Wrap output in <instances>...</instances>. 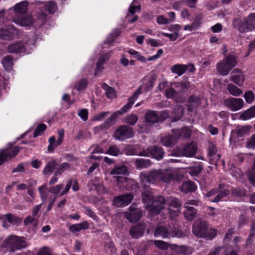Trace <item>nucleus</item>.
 I'll list each match as a JSON object with an SVG mask.
<instances>
[{"instance_id": "obj_46", "label": "nucleus", "mask_w": 255, "mask_h": 255, "mask_svg": "<svg viewBox=\"0 0 255 255\" xmlns=\"http://www.w3.org/2000/svg\"><path fill=\"white\" fill-rule=\"evenodd\" d=\"M5 217L7 221L12 224H18L20 223L22 220L21 218L14 216L10 213L6 214Z\"/></svg>"}, {"instance_id": "obj_11", "label": "nucleus", "mask_w": 255, "mask_h": 255, "mask_svg": "<svg viewBox=\"0 0 255 255\" xmlns=\"http://www.w3.org/2000/svg\"><path fill=\"white\" fill-rule=\"evenodd\" d=\"M19 30L17 29L13 25H8L0 29V38L3 40H10L15 35L19 34Z\"/></svg>"}, {"instance_id": "obj_27", "label": "nucleus", "mask_w": 255, "mask_h": 255, "mask_svg": "<svg viewBox=\"0 0 255 255\" xmlns=\"http://www.w3.org/2000/svg\"><path fill=\"white\" fill-rule=\"evenodd\" d=\"M225 185L224 184H220L217 189H219V193L214 199H210L209 200L212 202L218 203L220 202L223 198L227 196L230 194L228 190L224 189Z\"/></svg>"}, {"instance_id": "obj_64", "label": "nucleus", "mask_w": 255, "mask_h": 255, "mask_svg": "<svg viewBox=\"0 0 255 255\" xmlns=\"http://www.w3.org/2000/svg\"><path fill=\"white\" fill-rule=\"evenodd\" d=\"M255 235V222H254L252 223L251 229H250V233L249 235V237L248 238V240L249 241H251L253 240V238Z\"/></svg>"}, {"instance_id": "obj_48", "label": "nucleus", "mask_w": 255, "mask_h": 255, "mask_svg": "<svg viewBox=\"0 0 255 255\" xmlns=\"http://www.w3.org/2000/svg\"><path fill=\"white\" fill-rule=\"evenodd\" d=\"M181 203L177 198H173L168 204V207L176 209H181Z\"/></svg>"}, {"instance_id": "obj_3", "label": "nucleus", "mask_w": 255, "mask_h": 255, "mask_svg": "<svg viewBox=\"0 0 255 255\" xmlns=\"http://www.w3.org/2000/svg\"><path fill=\"white\" fill-rule=\"evenodd\" d=\"M173 135H169L163 137L161 139L163 145L172 146L177 143L179 139L187 138L190 137L191 131L190 128H172Z\"/></svg>"}, {"instance_id": "obj_61", "label": "nucleus", "mask_w": 255, "mask_h": 255, "mask_svg": "<svg viewBox=\"0 0 255 255\" xmlns=\"http://www.w3.org/2000/svg\"><path fill=\"white\" fill-rule=\"evenodd\" d=\"M184 153L182 148L176 147L171 152V155L175 156H184Z\"/></svg>"}, {"instance_id": "obj_38", "label": "nucleus", "mask_w": 255, "mask_h": 255, "mask_svg": "<svg viewBox=\"0 0 255 255\" xmlns=\"http://www.w3.org/2000/svg\"><path fill=\"white\" fill-rule=\"evenodd\" d=\"M203 169V165L200 162L196 166L189 167V173L192 176H197L199 175Z\"/></svg>"}, {"instance_id": "obj_22", "label": "nucleus", "mask_w": 255, "mask_h": 255, "mask_svg": "<svg viewBox=\"0 0 255 255\" xmlns=\"http://www.w3.org/2000/svg\"><path fill=\"white\" fill-rule=\"evenodd\" d=\"M141 186L143 189L142 191V201L144 203H149L153 200L154 198L152 195V189L149 186L141 183Z\"/></svg>"}, {"instance_id": "obj_21", "label": "nucleus", "mask_w": 255, "mask_h": 255, "mask_svg": "<svg viewBox=\"0 0 255 255\" xmlns=\"http://www.w3.org/2000/svg\"><path fill=\"white\" fill-rule=\"evenodd\" d=\"M147 151L154 158L157 160L161 159L164 157V152L160 146L156 145L149 146L147 148Z\"/></svg>"}, {"instance_id": "obj_59", "label": "nucleus", "mask_w": 255, "mask_h": 255, "mask_svg": "<svg viewBox=\"0 0 255 255\" xmlns=\"http://www.w3.org/2000/svg\"><path fill=\"white\" fill-rule=\"evenodd\" d=\"M78 115L84 121H86L88 119V110L86 109H81L79 110Z\"/></svg>"}, {"instance_id": "obj_54", "label": "nucleus", "mask_w": 255, "mask_h": 255, "mask_svg": "<svg viewBox=\"0 0 255 255\" xmlns=\"http://www.w3.org/2000/svg\"><path fill=\"white\" fill-rule=\"evenodd\" d=\"M217 152V149L216 145L212 142H209V147H208V156L210 157H213L215 155Z\"/></svg>"}, {"instance_id": "obj_28", "label": "nucleus", "mask_w": 255, "mask_h": 255, "mask_svg": "<svg viewBox=\"0 0 255 255\" xmlns=\"http://www.w3.org/2000/svg\"><path fill=\"white\" fill-rule=\"evenodd\" d=\"M233 73L235 74L231 76L230 80L239 86H242L244 82L245 78L241 71L238 69H235L233 71Z\"/></svg>"}, {"instance_id": "obj_36", "label": "nucleus", "mask_w": 255, "mask_h": 255, "mask_svg": "<svg viewBox=\"0 0 255 255\" xmlns=\"http://www.w3.org/2000/svg\"><path fill=\"white\" fill-rule=\"evenodd\" d=\"M57 165V163L55 160H51L48 161L44 170L43 173L44 175H48L52 174L53 170L55 169L56 166Z\"/></svg>"}, {"instance_id": "obj_1", "label": "nucleus", "mask_w": 255, "mask_h": 255, "mask_svg": "<svg viewBox=\"0 0 255 255\" xmlns=\"http://www.w3.org/2000/svg\"><path fill=\"white\" fill-rule=\"evenodd\" d=\"M140 178L141 183L143 184L154 183L159 181L170 183L175 179V176L168 170L154 169L147 173H141Z\"/></svg>"}, {"instance_id": "obj_18", "label": "nucleus", "mask_w": 255, "mask_h": 255, "mask_svg": "<svg viewBox=\"0 0 255 255\" xmlns=\"http://www.w3.org/2000/svg\"><path fill=\"white\" fill-rule=\"evenodd\" d=\"M141 93L140 87L133 94L132 96L128 99V102L123 108L117 112H120V116L128 112L134 103V102L138 98L139 95Z\"/></svg>"}, {"instance_id": "obj_55", "label": "nucleus", "mask_w": 255, "mask_h": 255, "mask_svg": "<svg viewBox=\"0 0 255 255\" xmlns=\"http://www.w3.org/2000/svg\"><path fill=\"white\" fill-rule=\"evenodd\" d=\"M203 14L200 13L196 15L194 21L192 22L194 24L195 27L197 28L200 26L202 23L201 20L203 18Z\"/></svg>"}, {"instance_id": "obj_19", "label": "nucleus", "mask_w": 255, "mask_h": 255, "mask_svg": "<svg viewBox=\"0 0 255 255\" xmlns=\"http://www.w3.org/2000/svg\"><path fill=\"white\" fill-rule=\"evenodd\" d=\"M184 156L187 157H192L196 154L197 150V145L196 143L193 141L191 143H187L183 148Z\"/></svg>"}, {"instance_id": "obj_29", "label": "nucleus", "mask_w": 255, "mask_h": 255, "mask_svg": "<svg viewBox=\"0 0 255 255\" xmlns=\"http://www.w3.org/2000/svg\"><path fill=\"white\" fill-rule=\"evenodd\" d=\"M196 189V185L193 182L191 181L184 182L180 187V191L185 194L194 192Z\"/></svg>"}, {"instance_id": "obj_10", "label": "nucleus", "mask_w": 255, "mask_h": 255, "mask_svg": "<svg viewBox=\"0 0 255 255\" xmlns=\"http://www.w3.org/2000/svg\"><path fill=\"white\" fill-rule=\"evenodd\" d=\"M110 174L113 175L114 178L116 179L117 184L124 183L126 181V178L123 176L128 174L127 167L124 164L116 165L111 171Z\"/></svg>"}, {"instance_id": "obj_53", "label": "nucleus", "mask_w": 255, "mask_h": 255, "mask_svg": "<svg viewBox=\"0 0 255 255\" xmlns=\"http://www.w3.org/2000/svg\"><path fill=\"white\" fill-rule=\"evenodd\" d=\"M156 77L155 75H152L149 78L148 82L146 84L145 90L148 91L151 90L154 86V83L156 81Z\"/></svg>"}, {"instance_id": "obj_37", "label": "nucleus", "mask_w": 255, "mask_h": 255, "mask_svg": "<svg viewBox=\"0 0 255 255\" xmlns=\"http://www.w3.org/2000/svg\"><path fill=\"white\" fill-rule=\"evenodd\" d=\"M102 87L106 91V95L108 98L113 99L116 97V91L114 88L109 86L104 83L102 85Z\"/></svg>"}, {"instance_id": "obj_58", "label": "nucleus", "mask_w": 255, "mask_h": 255, "mask_svg": "<svg viewBox=\"0 0 255 255\" xmlns=\"http://www.w3.org/2000/svg\"><path fill=\"white\" fill-rule=\"evenodd\" d=\"M154 245L157 248L162 250H166L168 248L167 243L162 241H154Z\"/></svg>"}, {"instance_id": "obj_42", "label": "nucleus", "mask_w": 255, "mask_h": 255, "mask_svg": "<svg viewBox=\"0 0 255 255\" xmlns=\"http://www.w3.org/2000/svg\"><path fill=\"white\" fill-rule=\"evenodd\" d=\"M43 8L45 11H48L49 13L53 14L56 10L57 6L55 2H48L44 3Z\"/></svg>"}, {"instance_id": "obj_45", "label": "nucleus", "mask_w": 255, "mask_h": 255, "mask_svg": "<svg viewBox=\"0 0 255 255\" xmlns=\"http://www.w3.org/2000/svg\"><path fill=\"white\" fill-rule=\"evenodd\" d=\"M228 90L229 93L234 96H238L242 94V91L232 84H230L228 86Z\"/></svg>"}, {"instance_id": "obj_35", "label": "nucleus", "mask_w": 255, "mask_h": 255, "mask_svg": "<svg viewBox=\"0 0 255 255\" xmlns=\"http://www.w3.org/2000/svg\"><path fill=\"white\" fill-rule=\"evenodd\" d=\"M134 163L136 169L146 168L151 165L150 160L144 158L136 159Z\"/></svg>"}, {"instance_id": "obj_23", "label": "nucleus", "mask_w": 255, "mask_h": 255, "mask_svg": "<svg viewBox=\"0 0 255 255\" xmlns=\"http://www.w3.org/2000/svg\"><path fill=\"white\" fill-rule=\"evenodd\" d=\"M188 67H190V72H193L195 70L194 67L192 64L188 65L176 64L171 68V70L173 73H176L179 76H181L186 72Z\"/></svg>"}, {"instance_id": "obj_31", "label": "nucleus", "mask_w": 255, "mask_h": 255, "mask_svg": "<svg viewBox=\"0 0 255 255\" xmlns=\"http://www.w3.org/2000/svg\"><path fill=\"white\" fill-rule=\"evenodd\" d=\"M28 3L26 0L17 3L13 7L14 11L16 14H24L27 11Z\"/></svg>"}, {"instance_id": "obj_63", "label": "nucleus", "mask_w": 255, "mask_h": 255, "mask_svg": "<svg viewBox=\"0 0 255 255\" xmlns=\"http://www.w3.org/2000/svg\"><path fill=\"white\" fill-rule=\"evenodd\" d=\"M181 209H176L168 207V211L170 217L172 218H175L179 216Z\"/></svg>"}, {"instance_id": "obj_47", "label": "nucleus", "mask_w": 255, "mask_h": 255, "mask_svg": "<svg viewBox=\"0 0 255 255\" xmlns=\"http://www.w3.org/2000/svg\"><path fill=\"white\" fill-rule=\"evenodd\" d=\"M190 85V84L189 82L183 81L176 83L175 86L176 87L180 88V91L181 92H185L189 88Z\"/></svg>"}, {"instance_id": "obj_5", "label": "nucleus", "mask_w": 255, "mask_h": 255, "mask_svg": "<svg viewBox=\"0 0 255 255\" xmlns=\"http://www.w3.org/2000/svg\"><path fill=\"white\" fill-rule=\"evenodd\" d=\"M237 64L236 56L234 54L230 53L218 63L216 67L219 74L225 76L228 75Z\"/></svg>"}, {"instance_id": "obj_56", "label": "nucleus", "mask_w": 255, "mask_h": 255, "mask_svg": "<svg viewBox=\"0 0 255 255\" xmlns=\"http://www.w3.org/2000/svg\"><path fill=\"white\" fill-rule=\"evenodd\" d=\"M110 113L109 112H105L99 113V114L95 115L92 118L93 121H101L103 120Z\"/></svg>"}, {"instance_id": "obj_2", "label": "nucleus", "mask_w": 255, "mask_h": 255, "mask_svg": "<svg viewBox=\"0 0 255 255\" xmlns=\"http://www.w3.org/2000/svg\"><path fill=\"white\" fill-rule=\"evenodd\" d=\"M193 234L199 238L213 240L217 235V230L210 228L208 221L199 220L194 222L192 230Z\"/></svg>"}, {"instance_id": "obj_30", "label": "nucleus", "mask_w": 255, "mask_h": 255, "mask_svg": "<svg viewBox=\"0 0 255 255\" xmlns=\"http://www.w3.org/2000/svg\"><path fill=\"white\" fill-rule=\"evenodd\" d=\"M145 120L146 122L151 124L159 123L158 115L154 111H148L145 114Z\"/></svg>"}, {"instance_id": "obj_4", "label": "nucleus", "mask_w": 255, "mask_h": 255, "mask_svg": "<svg viewBox=\"0 0 255 255\" xmlns=\"http://www.w3.org/2000/svg\"><path fill=\"white\" fill-rule=\"evenodd\" d=\"M233 26L242 33L254 30L255 29V13H251L243 19L240 18L234 19Z\"/></svg>"}, {"instance_id": "obj_17", "label": "nucleus", "mask_w": 255, "mask_h": 255, "mask_svg": "<svg viewBox=\"0 0 255 255\" xmlns=\"http://www.w3.org/2000/svg\"><path fill=\"white\" fill-rule=\"evenodd\" d=\"M133 135V132L132 128H117L114 132L115 138L120 140L130 138Z\"/></svg>"}, {"instance_id": "obj_49", "label": "nucleus", "mask_w": 255, "mask_h": 255, "mask_svg": "<svg viewBox=\"0 0 255 255\" xmlns=\"http://www.w3.org/2000/svg\"><path fill=\"white\" fill-rule=\"evenodd\" d=\"M125 152L127 155H136L137 150L136 147L132 145H128L125 148Z\"/></svg>"}, {"instance_id": "obj_8", "label": "nucleus", "mask_w": 255, "mask_h": 255, "mask_svg": "<svg viewBox=\"0 0 255 255\" xmlns=\"http://www.w3.org/2000/svg\"><path fill=\"white\" fill-rule=\"evenodd\" d=\"M166 200L163 196L160 195L154 197L149 207V216L150 217H154L159 214L164 208Z\"/></svg>"}, {"instance_id": "obj_12", "label": "nucleus", "mask_w": 255, "mask_h": 255, "mask_svg": "<svg viewBox=\"0 0 255 255\" xmlns=\"http://www.w3.org/2000/svg\"><path fill=\"white\" fill-rule=\"evenodd\" d=\"M133 197V195L131 193L122 194L114 197L113 204L118 207H125L131 203Z\"/></svg>"}, {"instance_id": "obj_44", "label": "nucleus", "mask_w": 255, "mask_h": 255, "mask_svg": "<svg viewBox=\"0 0 255 255\" xmlns=\"http://www.w3.org/2000/svg\"><path fill=\"white\" fill-rule=\"evenodd\" d=\"M246 190L243 188L236 187L233 188L231 191L232 195L235 197H242L246 195Z\"/></svg>"}, {"instance_id": "obj_9", "label": "nucleus", "mask_w": 255, "mask_h": 255, "mask_svg": "<svg viewBox=\"0 0 255 255\" xmlns=\"http://www.w3.org/2000/svg\"><path fill=\"white\" fill-rule=\"evenodd\" d=\"M12 145L13 144L9 143L8 147L0 150V165L18 153L20 148L17 146L11 147Z\"/></svg>"}, {"instance_id": "obj_25", "label": "nucleus", "mask_w": 255, "mask_h": 255, "mask_svg": "<svg viewBox=\"0 0 255 255\" xmlns=\"http://www.w3.org/2000/svg\"><path fill=\"white\" fill-rule=\"evenodd\" d=\"M8 53L18 54L25 50V45L22 42H17L8 45L7 47Z\"/></svg>"}, {"instance_id": "obj_13", "label": "nucleus", "mask_w": 255, "mask_h": 255, "mask_svg": "<svg viewBox=\"0 0 255 255\" xmlns=\"http://www.w3.org/2000/svg\"><path fill=\"white\" fill-rule=\"evenodd\" d=\"M57 133L58 134V138L57 140H56L55 137L54 136H52L49 138V144L47 147V150L49 152H52L54 151L55 149L61 145L63 142V140L64 136V130L63 129L58 130L57 131Z\"/></svg>"}, {"instance_id": "obj_15", "label": "nucleus", "mask_w": 255, "mask_h": 255, "mask_svg": "<svg viewBox=\"0 0 255 255\" xmlns=\"http://www.w3.org/2000/svg\"><path fill=\"white\" fill-rule=\"evenodd\" d=\"M224 105L233 111L242 109L244 105V101L241 98H231L224 101Z\"/></svg>"}, {"instance_id": "obj_14", "label": "nucleus", "mask_w": 255, "mask_h": 255, "mask_svg": "<svg viewBox=\"0 0 255 255\" xmlns=\"http://www.w3.org/2000/svg\"><path fill=\"white\" fill-rule=\"evenodd\" d=\"M146 227V224L142 222L132 225L129 231V235L132 238L138 239L144 235Z\"/></svg>"}, {"instance_id": "obj_62", "label": "nucleus", "mask_w": 255, "mask_h": 255, "mask_svg": "<svg viewBox=\"0 0 255 255\" xmlns=\"http://www.w3.org/2000/svg\"><path fill=\"white\" fill-rule=\"evenodd\" d=\"M157 22L160 24H165L172 22V20L165 18L163 15H159L157 17Z\"/></svg>"}, {"instance_id": "obj_40", "label": "nucleus", "mask_w": 255, "mask_h": 255, "mask_svg": "<svg viewBox=\"0 0 255 255\" xmlns=\"http://www.w3.org/2000/svg\"><path fill=\"white\" fill-rule=\"evenodd\" d=\"M124 123L134 126L138 121V117L135 114H131L127 115L124 120Z\"/></svg>"}, {"instance_id": "obj_60", "label": "nucleus", "mask_w": 255, "mask_h": 255, "mask_svg": "<svg viewBox=\"0 0 255 255\" xmlns=\"http://www.w3.org/2000/svg\"><path fill=\"white\" fill-rule=\"evenodd\" d=\"M87 86V82L86 79H82L75 86L76 88L78 91L82 90Z\"/></svg>"}, {"instance_id": "obj_52", "label": "nucleus", "mask_w": 255, "mask_h": 255, "mask_svg": "<svg viewBox=\"0 0 255 255\" xmlns=\"http://www.w3.org/2000/svg\"><path fill=\"white\" fill-rule=\"evenodd\" d=\"M70 167L69 165L66 163H62L58 168H57L56 171L54 173L55 176L61 174L66 169Z\"/></svg>"}, {"instance_id": "obj_50", "label": "nucleus", "mask_w": 255, "mask_h": 255, "mask_svg": "<svg viewBox=\"0 0 255 255\" xmlns=\"http://www.w3.org/2000/svg\"><path fill=\"white\" fill-rule=\"evenodd\" d=\"M120 116V112H116L113 113L106 121V124L108 126H111L115 122L117 118Z\"/></svg>"}, {"instance_id": "obj_41", "label": "nucleus", "mask_w": 255, "mask_h": 255, "mask_svg": "<svg viewBox=\"0 0 255 255\" xmlns=\"http://www.w3.org/2000/svg\"><path fill=\"white\" fill-rule=\"evenodd\" d=\"M1 63L5 70H9L13 64L12 58L10 55H6L2 60Z\"/></svg>"}, {"instance_id": "obj_34", "label": "nucleus", "mask_w": 255, "mask_h": 255, "mask_svg": "<svg viewBox=\"0 0 255 255\" xmlns=\"http://www.w3.org/2000/svg\"><path fill=\"white\" fill-rule=\"evenodd\" d=\"M255 117V105L245 111L240 116L239 119L242 120H248Z\"/></svg>"}, {"instance_id": "obj_51", "label": "nucleus", "mask_w": 255, "mask_h": 255, "mask_svg": "<svg viewBox=\"0 0 255 255\" xmlns=\"http://www.w3.org/2000/svg\"><path fill=\"white\" fill-rule=\"evenodd\" d=\"M194 251L193 248L186 246H181L179 247V252L181 254L185 255L191 254Z\"/></svg>"}, {"instance_id": "obj_57", "label": "nucleus", "mask_w": 255, "mask_h": 255, "mask_svg": "<svg viewBox=\"0 0 255 255\" xmlns=\"http://www.w3.org/2000/svg\"><path fill=\"white\" fill-rule=\"evenodd\" d=\"M244 97L248 103H251L254 100V94L251 91L246 92Z\"/></svg>"}, {"instance_id": "obj_16", "label": "nucleus", "mask_w": 255, "mask_h": 255, "mask_svg": "<svg viewBox=\"0 0 255 255\" xmlns=\"http://www.w3.org/2000/svg\"><path fill=\"white\" fill-rule=\"evenodd\" d=\"M13 21L21 26H30L34 23V19L31 15H26L19 17L16 16L13 18Z\"/></svg>"}, {"instance_id": "obj_20", "label": "nucleus", "mask_w": 255, "mask_h": 255, "mask_svg": "<svg viewBox=\"0 0 255 255\" xmlns=\"http://www.w3.org/2000/svg\"><path fill=\"white\" fill-rule=\"evenodd\" d=\"M127 220L131 223L138 222L142 217V212L141 209L139 208L135 209L133 210L130 209V213L125 214Z\"/></svg>"}, {"instance_id": "obj_39", "label": "nucleus", "mask_w": 255, "mask_h": 255, "mask_svg": "<svg viewBox=\"0 0 255 255\" xmlns=\"http://www.w3.org/2000/svg\"><path fill=\"white\" fill-rule=\"evenodd\" d=\"M106 153L112 156H117L120 154H122L123 153L120 150V148L116 145H112L109 146Z\"/></svg>"}, {"instance_id": "obj_6", "label": "nucleus", "mask_w": 255, "mask_h": 255, "mask_svg": "<svg viewBox=\"0 0 255 255\" xmlns=\"http://www.w3.org/2000/svg\"><path fill=\"white\" fill-rule=\"evenodd\" d=\"M27 245L26 242L23 237L16 236H9L2 243V246L7 248L10 252L24 249Z\"/></svg>"}, {"instance_id": "obj_26", "label": "nucleus", "mask_w": 255, "mask_h": 255, "mask_svg": "<svg viewBox=\"0 0 255 255\" xmlns=\"http://www.w3.org/2000/svg\"><path fill=\"white\" fill-rule=\"evenodd\" d=\"M185 211L183 215L186 220L192 221L197 217V210L193 207L188 205H184Z\"/></svg>"}, {"instance_id": "obj_7", "label": "nucleus", "mask_w": 255, "mask_h": 255, "mask_svg": "<svg viewBox=\"0 0 255 255\" xmlns=\"http://www.w3.org/2000/svg\"><path fill=\"white\" fill-rule=\"evenodd\" d=\"M154 236L155 237L161 236L163 238H182L184 236V234L181 230L177 228L171 229L170 227L168 228L166 226L157 227L154 231Z\"/></svg>"}, {"instance_id": "obj_33", "label": "nucleus", "mask_w": 255, "mask_h": 255, "mask_svg": "<svg viewBox=\"0 0 255 255\" xmlns=\"http://www.w3.org/2000/svg\"><path fill=\"white\" fill-rule=\"evenodd\" d=\"M89 228V224L87 221H84L82 223L71 225L69 230L72 233H75L76 232H80L81 230L88 229Z\"/></svg>"}, {"instance_id": "obj_24", "label": "nucleus", "mask_w": 255, "mask_h": 255, "mask_svg": "<svg viewBox=\"0 0 255 255\" xmlns=\"http://www.w3.org/2000/svg\"><path fill=\"white\" fill-rule=\"evenodd\" d=\"M201 104V99L199 96L193 95L188 100L187 108L189 111L193 112Z\"/></svg>"}, {"instance_id": "obj_43", "label": "nucleus", "mask_w": 255, "mask_h": 255, "mask_svg": "<svg viewBox=\"0 0 255 255\" xmlns=\"http://www.w3.org/2000/svg\"><path fill=\"white\" fill-rule=\"evenodd\" d=\"M249 128H236L231 131V135L233 137L240 138L246 134Z\"/></svg>"}, {"instance_id": "obj_32", "label": "nucleus", "mask_w": 255, "mask_h": 255, "mask_svg": "<svg viewBox=\"0 0 255 255\" xmlns=\"http://www.w3.org/2000/svg\"><path fill=\"white\" fill-rule=\"evenodd\" d=\"M172 122H176L180 120L184 115V108L182 106L176 105L174 107L172 113Z\"/></svg>"}]
</instances>
